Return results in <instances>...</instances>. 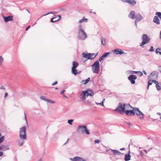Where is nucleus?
Segmentation results:
<instances>
[{
    "instance_id": "4be33fe9",
    "label": "nucleus",
    "mask_w": 161,
    "mask_h": 161,
    "mask_svg": "<svg viewBox=\"0 0 161 161\" xmlns=\"http://www.w3.org/2000/svg\"><path fill=\"white\" fill-rule=\"evenodd\" d=\"M73 66L72 69H76V68L78 66L79 64L76 62L74 61L72 62Z\"/></svg>"
},
{
    "instance_id": "603ef678",
    "label": "nucleus",
    "mask_w": 161,
    "mask_h": 161,
    "mask_svg": "<svg viewBox=\"0 0 161 161\" xmlns=\"http://www.w3.org/2000/svg\"><path fill=\"white\" fill-rule=\"evenodd\" d=\"M8 95V93L6 92L5 93L4 95V97H6Z\"/></svg>"
},
{
    "instance_id": "412c9836",
    "label": "nucleus",
    "mask_w": 161,
    "mask_h": 161,
    "mask_svg": "<svg viewBox=\"0 0 161 161\" xmlns=\"http://www.w3.org/2000/svg\"><path fill=\"white\" fill-rule=\"evenodd\" d=\"M24 140V139H21L20 140H17V142L18 143V145L19 146L21 147L23 145L24 142V141L23 140Z\"/></svg>"
},
{
    "instance_id": "b1692460",
    "label": "nucleus",
    "mask_w": 161,
    "mask_h": 161,
    "mask_svg": "<svg viewBox=\"0 0 161 161\" xmlns=\"http://www.w3.org/2000/svg\"><path fill=\"white\" fill-rule=\"evenodd\" d=\"M97 54H95V53H90L89 59H93L96 56Z\"/></svg>"
},
{
    "instance_id": "4468645a",
    "label": "nucleus",
    "mask_w": 161,
    "mask_h": 161,
    "mask_svg": "<svg viewBox=\"0 0 161 161\" xmlns=\"http://www.w3.org/2000/svg\"><path fill=\"white\" fill-rule=\"evenodd\" d=\"M113 52L116 54H122L123 53L126 54V53L123 52L122 50L119 49H115L114 50Z\"/></svg>"
},
{
    "instance_id": "20e7f679",
    "label": "nucleus",
    "mask_w": 161,
    "mask_h": 161,
    "mask_svg": "<svg viewBox=\"0 0 161 161\" xmlns=\"http://www.w3.org/2000/svg\"><path fill=\"white\" fill-rule=\"evenodd\" d=\"M92 71L95 73L99 74L100 72L99 63L98 60L96 61L91 66Z\"/></svg>"
},
{
    "instance_id": "f8f14e48",
    "label": "nucleus",
    "mask_w": 161,
    "mask_h": 161,
    "mask_svg": "<svg viewBox=\"0 0 161 161\" xmlns=\"http://www.w3.org/2000/svg\"><path fill=\"white\" fill-rule=\"evenodd\" d=\"M4 21L5 22H7L9 21H11L13 20V18L12 16L9 15L7 17L3 16V17Z\"/></svg>"
},
{
    "instance_id": "a878e982",
    "label": "nucleus",
    "mask_w": 161,
    "mask_h": 161,
    "mask_svg": "<svg viewBox=\"0 0 161 161\" xmlns=\"http://www.w3.org/2000/svg\"><path fill=\"white\" fill-rule=\"evenodd\" d=\"M87 21V19L85 18V17H83L82 19L79 20V23L80 24L81 23L83 22H86Z\"/></svg>"
},
{
    "instance_id": "49530a36",
    "label": "nucleus",
    "mask_w": 161,
    "mask_h": 161,
    "mask_svg": "<svg viewBox=\"0 0 161 161\" xmlns=\"http://www.w3.org/2000/svg\"><path fill=\"white\" fill-rule=\"evenodd\" d=\"M53 18L54 19H53L54 21L55 22L56 21H58L59 19H57V18H56V17H54V18Z\"/></svg>"
},
{
    "instance_id": "1a4fd4ad",
    "label": "nucleus",
    "mask_w": 161,
    "mask_h": 161,
    "mask_svg": "<svg viewBox=\"0 0 161 161\" xmlns=\"http://www.w3.org/2000/svg\"><path fill=\"white\" fill-rule=\"evenodd\" d=\"M129 80L130 81L132 84H134L135 83V80L136 79L137 77L136 75H131L128 77Z\"/></svg>"
},
{
    "instance_id": "de8ad7c7",
    "label": "nucleus",
    "mask_w": 161,
    "mask_h": 161,
    "mask_svg": "<svg viewBox=\"0 0 161 161\" xmlns=\"http://www.w3.org/2000/svg\"><path fill=\"white\" fill-rule=\"evenodd\" d=\"M137 71H131V73L132 74H137Z\"/></svg>"
},
{
    "instance_id": "6e6d98bb",
    "label": "nucleus",
    "mask_w": 161,
    "mask_h": 161,
    "mask_svg": "<svg viewBox=\"0 0 161 161\" xmlns=\"http://www.w3.org/2000/svg\"><path fill=\"white\" fill-rule=\"evenodd\" d=\"M0 89H2V90H5V88L4 87H3V86H2L0 88Z\"/></svg>"
},
{
    "instance_id": "5fc2aeb1",
    "label": "nucleus",
    "mask_w": 161,
    "mask_h": 161,
    "mask_svg": "<svg viewBox=\"0 0 161 161\" xmlns=\"http://www.w3.org/2000/svg\"><path fill=\"white\" fill-rule=\"evenodd\" d=\"M53 12H51L48 13H47V14H44V16L46 15H48V14H53Z\"/></svg>"
},
{
    "instance_id": "052dcab7",
    "label": "nucleus",
    "mask_w": 161,
    "mask_h": 161,
    "mask_svg": "<svg viewBox=\"0 0 161 161\" xmlns=\"http://www.w3.org/2000/svg\"><path fill=\"white\" fill-rule=\"evenodd\" d=\"M143 151L145 153H148V152L147 151V150H143Z\"/></svg>"
},
{
    "instance_id": "c9c22d12",
    "label": "nucleus",
    "mask_w": 161,
    "mask_h": 161,
    "mask_svg": "<svg viewBox=\"0 0 161 161\" xmlns=\"http://www.w3.org/2000/svg\"><path fill=\"white\" fill-rule=\"evenodd\" d=\"M153 82V80H149L148 81V86H149L150 85H151L152 84Z\"/></svg>"
},
{
    "instance_id": "39448f33",
    "label": "nucleus",
    "mask_w": 161,
    "mask_h": 161,
    "mask_svg": "<svg viewBox=\"0 0 161 161\" xmlns=\"http://www.w3.org/2000/svg\"><path fill=\"white\" fill-rule=\"evenodd\" d=\"M19 136L20 138L22 139H26V126H24L20 129Z\"/></svg>"
},
{
    "instance_id": "7c9ffc66",
    "label": "nucleus",
    "mask_w": 161,
    "mask_h": 161,
    "mask_svg": "<svg viewBox=\"0 0 161 161\" xmlns=\"http://www.w3.org/2000/svg\"><path fill=\"white\" fill-rule=\"evenodd\" d=\"M101 44L103 45H105L106 44L105 40L103 38H101Z\"/></svg>"
},
{
    "instance_id": "338daca9",
    "label": "nucleus",
    "mask_w": 161,
    "mask_h": 161,
    "mask_svg": "<svg viewBox=\"0 0 161 161\" xmlns=\"http://www.w3.org/2000/svg\"><path fill=\"white\" fill-rule=\"evenodd\" d=\"M68 140H69V139H67V141L65 143H64V145H65V144H66V143L68 142Z\"/></svg>"
},
{
    "instance_id": "9d476101",
    "label": "nucleus",
    "mask_w": 161,
    "mask_h": 161,
    "mask_svg": "<svg viewBox=\"0 0 161 161\" xmlns=\"http://www.w3.org/2000/svg\"><path fill=\"white\" fill-rule=\"evenodd\" d=\"M69 159L71 161H86V159L79 157H75L73 158H70Z\"/></svg>"
},
{
    "instance_id": "09e8293b",
    "label": "nucleus",
    "mask_w": 161,
    "mask_h": 161,
    "mask_svg": "<svg viewBox=\"0 0 161 161\" xmlns=\"http://www.w3.org/2000/svg\"><path fill=\"white\" fill-rule=\"evenodd\" d=\"M58 83V82L57 81H55L53 83H52V86H54V85H56Z\"/></svg>"
},
{
    "instance_id": "a18cd8bd",
    "label": "nucleus",
    "mask_w": 161,
    "mask_h": 161,
    "mask_svg": "<svg viewBox=\"0 0 161 161\" xmlns=\"http://www.w3.org/2000/svg\"><path fill=\"white\" fill-rule=\"evenodd\" d=\"M103 58V57H102V56H101L99 59V61H101Z\"/></svg>"
},
{
    "instance_id": "6ab92c4d",
    "label": "nucleus",
    "mask_w": 161,
    "mask_h": 161,
    "mask_svg": "<svg viewBox=\"0 0 161 161\" xmlns=\"http://www.w3.org/2000/svg\"><path fill=\"white\" fill-rule=\"evenodd\" d=\"M111 151L114 155H119L122 154L121 152L117 150L111 149Z\"/></svg>"
},
{
    "instance_id": "f257e3e1",
    "label": "nucleus",
    "mask_w": 161,
    "mask_h": 161,
    "mask_svg": "<svg viewBox=\"0 0 161 161\" xmlns=\"http://www.w3.org/2000/svg\"><path fill=\"white\" fill-rule=\"evenodd\" d=\"M80 98L83 101L86 99V97L88 96H92L94 95V92L92 90H87L85 91L80 92L78 93Z\"/></svg>"
},
{
    "instance_id": "bf43d9fd",
    "label": "nucleus",
    "mask_w": 161,
    "mask_h": 161,
    "mask_svg": "<svg viewBox=\"0 0 161 161\" xmlns=\"http://www.w3.org/2000/svg\"><path fill=\"white\" fill-rule=\"evenodd\" d=\"M53 18H52L51 19V22H54V20H53Z\"/></svg>"
},
{
    "instance_id": "3c124183",
    "label": "nucleus",
    "mask_w": 161,
    "mask_h": 161,
    "mask_svg": "<svg viewBox=\"0 0 161 161\" xmlns=\"http://www.w3.org/2000/svg\"><path fill=\"white\" fill-rule=\"evenodd\" d=\"M65 92V90L61 91L60 92L63 95L64 94V92Z\"/></svg>"
},
{
    "instance_id": "4d7b16f0",
    "label": "nucleus",
    "mask_w": 161,
    "mask_h": 161,
    "mask_svg": "<svg viewBox=\"0 0 161 161\" xmlns=\"http://www.w3.org/2000/svg\"><path fill=\"white\" fill-rule=\"evenodd\" d=\"M159 71L161 73V66L159 67Z\"/></svg>"
},
{
    "instance_id": "0e129e2a",
    "label": "nucleus",
    "mask_w": 161,
    "mask_h": 161,
    "mask_svg": "<svg viewBox=\"0 0 161 161\" xmlns=\"http://www.w3.org/2000/svg\"><path fill=\"white\" fill-rule=\"evenodd\" d=\"M125 148H121V149H120V150H125Z\"/></svg>"
},
{
    "instance_id": "c03bdc74",
    "label": "nucleus",
    "mask_w": 161,
    "mask_h": 161,
    "mask_svg": "<svg viewBox=\"0 0 161 161\" xmlns=\"http://www.w3.org/2000/svg\"><path fill=\"white\" fill-rule=\"evenodd\" d=\"M123 2L127 3H129V0H121Z\"/></svg>"
},
{
    "instance_id": "a211bd4d",
    "label": "nucleus",
    "mask_w": 161,
    "mask_h": 161,
    "mask_svg": "<svg viewBox=\"0 0 161 161\" xmlns=\"http://www.w3.org/2000/svg\"><path fill=\"white\" fill-rule=\"evenodd\" d=\"M153 22L158 25L160 24L159 19L158 18V17L156 16H155L154 17L153 19Z\"/></svg>"
},
{
    "instance_id": "864d4df0",
    "label": "nucleus",
    "mask_w": 161,
    "mask_h": 161,
    "mask_svg": "<svg viewBox=\"0 0 161 161\" xmlns=\"http://www.w3.org/2000/svg\"><path fill=\"white\" fill-rule=\"evenodd\" d=\"M3 155V153L2 152H0V157L2 156Z\"/></svg>"
},
{
    "instance_id": "58836bf2",
    "label": "nucleus",
    "mask_w": 161,
    "mask_h": 161,
    "mask_svg": "<svg viewBox=\"0 0 161 161\" xmlns=\"http://www.w3.org/2000/svg\"><path fill=\"white\" fill-rule=\"evenodd\" d=\"M73 121L72 119H69L68 120V123L70 125H72V122Z\"/></svg>"
},
{
    "instance_id": "473e14b6",
    "label": "nucleus",
    "mask_w": 161,
    "mask_h": 161,
    "mask_svg": "<svg viewBox=\"0 0 161 161\" xmlns=\"http://www.w3.org/2000/svg\"><path fill=\"white\" fill-rule=\"evenodd\" d=\"M4 139V136H2L0 138V143H2Z\"/></svg>"
},
{
    "instance_id": "cd10ccee",
    "label": "nucleus",
    "mask_w": 161,
    "mask_h": 161,
    "mask_svg": "<svg viewBox=\"0 0 161 161\" xmlns=\"http://www.w3.org/2000/svg\"><path fill=\"white\" fill-rule=\"evenodd\" d=\"M158 76V73L155 71H154L152 72L150 75L149 76Z\"/></svg>"
},
{
    "instance_id": "4c0bfd02",
    "label": "nucleus",
    "mask_w": 161,
    "mask_h": 161,
    "mask_svg": "<svg viewBox=\"0 0 161 161\" xmlns=\"http://www.w3.org/2000/svg\"><path fill=\"white\" fill-rule=\"evenodd\" d=\"M3 61V58L1 56H0V65L2 64Z\"/></svg>"
},
{
    "instance_id": "0eeeda50",
    "label": "nucleus",
    "mask_w": 161,
    "mask_h": 161,
    "mask_svg": "<svg viewBox=\"0 0 161 161\" xmlns=\"http://www.w3.org/2000/svg\"><path fill=\"white\" fill-rule=\"evenodd\" d=\"M133 109L134 110L135 114L139 117L141 119H143L144 118V114L142 113L138 108H133Z\"/></svg>"
},
{
    "instance_id": "2eb2a0df",
    "label": "nucleus",
    "mask_w": 161,
    "mask_h": 161,
    "mask_svg": "<svg viewBox=\"0 0 161 161\" xmlns=\"http://www.w3.org/2000/svg\"><path fill=\"white\" fill-rule=\"evenodd\" d=\"M135 18L136 20L138 21H141L143 19V17L139 13H137L136 14Z\"/></svg>"
},
{
    "instance_id": "7ed1b4c3",
    "label": "nucleus",
    "mask_w": 161,
    "mask_h": 161,
    "mask_svg": "<svg viewBox=\"0 0 161 161\" xmlns=\"http://www.w3.org/2000/svg\"><path fill=\"white\" fill-rule=\"evenodd\" d=\"M118 107L115 109L114 111H117L118 112L121 113L122 112H124L125 109L127 107H130L132 108V107L129 104H123V106L121 103L118 104Z\"/></svg>"
},
{
    "instance_id": "680f3d73",
    "label": "nucleus",
    "mask_w": 161,
    "mask_h": 161,
    "mask_svg": "<svg viewBox=\"0 0 161 161\" xmlns=\"http://www.w3.org/2000/svg\"><path fill=\"white\" fill-rule=\"evenodd\" d=\"M143 72L144 73V74L145 75H147V73L145 71V70H143Z\"/></svg>"
},
{
    "instance_id": "f3484780",
    "label": "nucleus",
    "mask_w": 161,
    "mask_h": 161,
    "mask_svg": "<svg viewBox=\"0 0 161 161\" xmlns=\"http://www.w3.org/2000/svg\"><path fill=\"white\" fill-rule=\"evenodd\" d=\"M9 148L8 146L2 145L0 146V150H3V151L8 150Z\"/></svg>"
},
{
    "instance_id": "f03ea898",
    "label": "nucleus",
    "mask_w": 161,
    "mask_h": 161,
    "mask_svg": "<svg viewBox=\"0 0 161 161\" xmlns=\"http://www.w3.org/2000/svg\"><path fill=\"white\" fill-rule=\"evenodd\" d=\"M79 27L78 38L80 40H83L86 38L87 36L86 33L82 29L81 25H80Z\"/></svg>"
},
{
    "instance_id": "f704fd0d",
    "label": "nucleus",
    "mask_w": 161,
    "mask_h": 161,
    "mask_svg": "<svg viewBox=\"0 0 161 161\" xmlns=\"http://www.w3.org/2000/svg\"><path fill=\"white\" fill-rule=\"evenodd\" d=\"M159 84H157L156 85V89L158 91H159L160 89H161V88H160V86L158 85Z\"/></svg>"
},
{
    "instance_id": "aec40b11",
    "label": "nucleus",
    "mask_w": 161,
    "mask_h": 161,
    "mask_svg": "<svg viewBox=\"0 0 161 161\" xmlns=\"http://www.w3.org/2000/svg\"><path fill=\"white\" fill-rule=\"evenodd\" d=\"M130 152H129V154H126L125 155V161H128L130 160V158L131 157V156L130 155Z\"/></svg>"
},
{
    "instance_id": "ea45409f",
    "label": "nucleus",
    "mask_w": 161,
    "mask_h": 161,
    "mask_svg": "<svg viewBox=\"0 0 161 161\" xmlns=\"http://www.w3.org/2000/svg\"><path fill=\"white\" fill-rule=\"evenodd\" d=\"M137 74H138L140 76H142L143 75L141 71H137Z\"/></svg>"
},
{
    "instance_id": "69168bd1",
    "label": "nucleus",
    "mask_w": 161,
    "mask_h": 161,
    "mask_svg": "<svg viewBox=\"0 0 161 161\" xmlns=\"http://www.w3.org/2000/svg\"><path fill=\"white\" fill-rule=\"evenodd\" d=\"M160 39L161 40V31H160Z\"/></svg>"
},
{
    "instance_id": "bb28decb",
    "label": "nucleus",
    "mask_w": 161,
    "mask_h": 161,
    "mask_svg": "<svg viewBox=\"0 0 161 161\" xmlns=\"http://www.w3.org/2000/svg\"><path fill=\"white\" fill-rule=\"evenodd\" d=\"M72 73L75 75H76L77 74L79 73V72H77V70L76 69H72Z\"/></svg>"
},
{
    "instance_id": "6e6552de",
    "label": "nucleus",
    "mask_w": 161,
    "mask_h": 161,
    "mask_svg": "<svg viewBox=\"0 0 161 161\" xmlns=\"http://www.w3.org/2000/svg\"><path fill=\"white\" fill-rule=\"evenodd\" d=\"M142 41L140 45V46L142 47L148 43L150 39L147 34H144L142 35Z\"/></svg>"
},
{
    "instance_id": "5701e85b",
    "label": "nucleus",
    "mask_w": 161,
    "mask_h": 161,
    "mask_svg": "<svg viewBox=\"0 0 161 161\" xmlns=\"http://www.w3.org/2000/svg\"><path fill=\"white\" fill-rule=\"evenodd\" d=\"M82 56L83 57L87 59H89V53H82Z\"/></svg>"
},
{
    "instance_id": "13d9d810",
    "label": "nucleus",
    "mask_w": 161,
    "mask_h": 161,
    "mask_svg": "<svg viewBox=\"0 0 161 161\" xmlns=\"http://www.w3.org/2000/svg\"><path fill=\"white\" fill-rule=\"evenodd\" d=\"M138 21H136V20H135V25L136 26V27H137V22H138Z\"/></svg>"
},
{
    "instance_id": "c756f323",
    "label": "nucleus",
    "mask_w": 161,
    "mask_h": 161,
    "mask_svg": "<svg viewBox=\"0 0 161 161\" xmlns=\"http://www.w3.org/2000/svg\"><path fill=\"white\" fill-rule=\"evenodd\" d=\"M156 53L157 54L159 53L161 55V48H158L156 50Z\"/></svg>"
},
{
    "instance_id": "9b49d317",
    "label": "nucleus",
    "mask_w": 161,
    "mask_h": 161,
    "mask_svg": "<svg viewBox=\"0 0 161 161\" xmlns=\"http://www.w3.org/2000/svg\"><path fill=\"white\" fill-rule=\"evenodd\" d=\"M124 112H125L127 116H134L135 115V112L134 110H125Z\"/></svg>"
},
{
    "instance_id": "8fccbe9b",
    "label": "nucleus",
    "mask_w": 161,
    "mask_h": 161,
    "mask_svg": "<svg viewBox=\"0 0 161 161\" xmlns=\"http://www.w3.org/2000/svg\"><path fill=\"white\" fill-rule=\"evenodd\" d=\"M30 25H29L27 27H26V28L25 30L27 31L30 28Z\"/></svg>"
},
{
    "instance_id": "c85d7f7f",
    "label": "nucleus",
    "mask_w": 161,
    "mask_h": 161,
    "mask_svg": "<svg viewBox=\"0 0 161 161\" xmlns=\"http://www.w3.org/2000/svg\"><path fill=\"white\" fill-rule=\"evenodd\" d=\"M90 78L88 77L85 80H82V83L83 84H86L88 82H89L90 80Z\"/></svg>"
},
{
    "instance_id": "393cba45",
    "label": "nucleus",
    "mask_w": 161,
    "mask_h": 161,
    "mask_svg": "<svg viewBox=\"0 0 161 161\" xmlns=\"http://www.w3.org/2000/svg\"><path fill=\"white\" fill-rule=\"evenodd\" d=\"M136 3L134 0H129V4L131 6H134L136 4Z\"/></svg>"
},
{
    "instance_id": "dca6fc26",
    "label": "nucleus",
    "mask_w": 161,
    "mask_h": 161,
    "mask_svg": "<svg viewBox=\"0 0 161 161\" xmlns=\"http://www.w3.org/2000/svg\"><path fill=\"white\" fill-rule=\"evenodd\" d=\"M135 13L134 11H131L130 14H129L128 16L130 18L132 19H134L135 18Z\"/></svg>"
},
{
    "instance_id": "2f4dec72",
    "label": "nucleus",
    "mask_w": 161,
    "mask_h": 161,
    "mask_svg": "<svg viewBox=\"0 0 161 161\" xmlns=\"http://www.w3.org/2000/svg\"><path fill=\"white\" fill-rule=\"evenodd\" d=\"M104 100H105V99H104L103 100V101L102 102H101V103H97V102H96V104H97V105H100L101 106H104V105H103V101Z\"/></svg>"
},
{
    "instance_id": "e433bc0d",
    "label": "nucleus",
    "mask_w": 161,
    "mask_h": 161,
    "mask_svg": "<svg viewBox=\"0 0 161 161\" xmlns=\"http://www.w3.org/2000/svg\"><path fill=\"white\" fill-rule=\"evenodd\" d=\"M109 52L105 53L104 54H103L102 55V57H103V58L106 57L109 54Z\"/></svg>"
},
{
    "instance_id": "72a5a7b5",
    "label": "nucleus",
    "mask_w": 161,
    "mask_h": 161,
    "mask_svg": "<svg viewBox=\"0 0 161 161\" xmlns=\"http://www.w3.org/2000/svg\"><path fill=\"white\" fill-rule=\"evenodd\" d=\"M156 14L159 17L161 20V13L160 12H158L156 13Z\"/></svg>"
},
{
    "instance_id": "423d86ee",
    "label": "nucleus",
    "mask_w": 161,
    "mask_h": 161,
    "mask_svg": "<svg viewBox=\"0 0 161 161\" xmlns=\"http://www.w3.org/2000/svg\"><path fill=\"white\" fill-rule=\"evenodd\" d=\"M77 131L78 132H80L81 133H83L85 132L87 135H89L90 134L88 130L87 129L85 126L79 125L77 129Z\"/></svg>"
},
{
    "instance_id": "ddd939ff",
    "label": "nucleus",
    "mask_w": 161,
    "mask_h": 161,
    "mask_svg": "<svg viewBox=\"0 0 161 161\" xmlns=\"http://www.w3.org/2000/svg\"><path fill=\"white\" fill-rule=\"evenodd\" d=\"M40 98L41 100L45 101L48 103H55L54 101L50 99H47L45 97L43 96H42L40 97Z\"/></svg>"
},
{
    "instance_id": "e2e57ef3",
    "label": "nucleus",
    "mask_w": 161,
    "mask_h": 161,
    "mask_svg": "<svg viewBox=\"0 0 161 161\" xmlns=\"http://www.w3.org/2000/svg\"><path fill=\"white\" fill-rule=\"evenodd\" d=\"M157 114L159 115H160V116H161V113H157Z\"/></svg>"
},
{
    "instance_id": "37998d69",
    "label": "nucleus",
    "mask_w": 161,
    "mask_h": 161,
    "mask_svg": "<svg viewBox=\"0 0 161 161\" xmlns=\"http://www.w3.org/2000/svg\"><path fill=\"white\" fill-rule=\"evenodd\" d=\"M100 141L99 140L97 139L95 140L94 142L95 143H98L100 142Z\"/></svg>"
},
{
    "instance_id": "774afa93",
    "label": "nucleus",
    "mask_w": 161,
    "mask_h": 161,
    "mask_svg": "<svg viewBox=\"0 0 161 161\" xmlns=\"http://www.w3.org/2000/svg\"><path fill=\"white\" fill-rule=\"evenodd\" d=\"M38 161H43L41 159H39Z\"/></svg>"
},
{
    "instance_id": "79ce46f5",
    "label": "nucleus",
    "mask_w": 161,
    "mask_h": 161,
    "mask_svg": "<svg viewBox=\"0 0 161 161\" xmlns=\"http://www.w3.org/2000/svg\"><path fill=\"white\" fill-rule=\"evenodd\" d=\"M153 82L154 83L156 84H156H159L158 82V81H157L156 80H153Z\"/></svg>"
},
{
    "instance_id": "a19ab883",
    "label": "nucleus",
    "mask_w": 161,
    "mask_h": 161,
    "mask_svg": "<svg viewBox=\"0 0 161 161\" xmlns=\"http://www.w3.org/2000/svg\"><path fill=\"white\" fill-rule=\"evenodd\" d=\"M149 51L150 52H153L154 51L153 47V46H151L150 47V48L149 50Z\"/></svg>"
}]
</instances>
